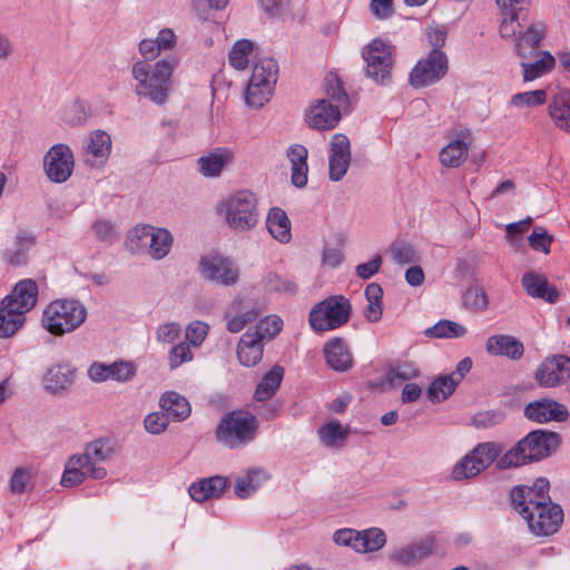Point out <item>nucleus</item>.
I'll list each match as a JSON object with an SVG mask.
<instances>
[{
  "label": "nucleus",
  "mask_w": 570,
  "mask_h": 570,
  "mask_svg": "<svg viewBox=\"0 0 570 570\" xmlns=\"http://www.w3.org/2000/svg\"><path fill=\"white\" fill-rule=\"evenodd\" d=\"M548 491L549 481L543 478L538 479L533 487L517 485L510 491L513 509L537 537L554 534L563 521L561 507L551 501Z\"/></svg>",
  "instance_id": "obj_1"
},
{
  "label": "nucleus",
  "mask_w": 570,
  "mask_h": 570,
  "mask_svg": "<svg viewBox=\"0 0 570 570\" xmlns=\"http://www.w3.org/2000/svg\"><path fill=\"white\" fill-rule=\"evenodd\" d=\"M179 63L176 56H166L154 63L136 61L131 76L136 81L134 91L139 99H146L157 106L167 102L171 90V78Z\"/></svg>",
  "instance_id": "obj_2"
},
{
  "label": "nucleus",
  "mask_w": 570,
  "mask_h": 570,
  "mask_svg": "<svg viewBox=\"0 0 570 570\" xmlns=\"http://www.w3.org/2000/svg\"><path fill=\"white\" fill-rule=\"evenodd\" d=\"M115 452L114 443L108 439H99L86 445L83 453L71 455L65 465L61 485L72 488L81 484L87 478L101 480L107 475L102 463Z\"/></svg>",
  "instance_id": "obj_3"
},
{
  "label": "nucleus",
  "mask_w": 570,
  "mask_h": 570,
  "mask_svg": "<svg viewBox=\"0 0 570 570\" xmlns=\"http://www.w3.org/2000/svg\"><path fill=\"white\" fill-rule=\"evenodd\" d=\"M561 443L560 435L546 430H533L497 461L499 470L519 468L551 455Z\"/></svg>",
  "instance_id": "obj_4"
},
{
  "label": "nucleus",
  "mask_w": 570,
  "mask_h": 570,
  "mask_svg": "<svg viewBox=\"0 0 570 570\" xmlns=\"http://www.w3.org/2000/svg\"><path fill=\"white\" fill-rule=\"evenodd\" d=\"M87 314L86 306L77 299H56L45 308L42 325L50 334L62 336L80 327Z\"/></svg>",
  "instance_id": "obj_5"
},
{
  "label": "nucleus",
  "mask_w": 570,
  "mask_h": 570,
  "mask_svg": "<svg viewBox=\"0 0 570 570\" xmlns=\"http://www.w3.org/2000/svg\"><path fill=\"white\" fill-rule=\"evenodd\" d=\"M227 225L237 232H247L259 220L258 199L247 189L238 190L219 205Z\"/></svg>",
  "instance_id": "obj_6"
},
{
  "label": "nucleus",
  "mask_w": 570,
  "mask_h": 570,
  "mask_svg": "<svg viewBox=\"0 0 570 570\" xmlns=\"http://www.w3.org/2000/svg\"><path fill=\"white\" fill-rule=\"evenodd\" d=\"M258 429L255 415L244 411L226 414L216 428V439L229 449L243 448L254 440Z\"/></svg>",
  "instance_id": "obj_7"
},
{
  "label": "nucleus",
  "mask_w": 570,
  "mask_h": 570,
  "mask_svg": "<svg viewBox=\"0 0 570 570\" xmlns=\"http://www.w3.org/2000/svg\"><path fill=\"white\" fill-rule=\"evenodd\" d=\"M352 305L343 295H333L315 304L308 315L311 327L316 332L336 330L350 320Z\"/></svg>",
  "instance_id": "obj_8"
},
{
  "label": "nucleus",
  "mask_w": 570,
  "mask_h": 570,
  "mask_svg": "<svg viewBox=\"0 0 570 570\" xmlns=\"http://www.w3.org/2000/svg\"><path fill=\"white\" fill-rule=\"evenodd\" d=\"M394 48L380 38L373 39L362 49L365 76L375 83L385 86L392 80Z\"/></svg>",
  "instance_id": "obj_9"
},
{
  "label": "nucleus",
  "mask_w": 570,
  "mask_h": 570,
  "mask_svg": "<svg viewBox=\"0 0 570 570\" xmlns=\"http://www.w3.org/2000/svg\"><path fill=\"white\" fill-rule=\"evenodd\" d=\"M502 450V445L497 442L478 444L453 466L451 473L453 480L462 481L479 475L493 462L497 463Z\"/></svg>",
  "instance_id": "obj_10"
},
{
  "label": "nucleus",
  "mask_w": 570,
  "mask_h": 570,
  "mask_svg": "<svg viewBox=\"0 0 570 570\" xmlns=\"http://www.w3.org/2000/svg\"><path fill=\"white\" fill-rule=\"evenodd\" d=\"M449 70V61L444 51L431 50L419 60L410 72L409 82L415 88H424L439 82Z\"/></svg>",
  "instance_id": "obj_11"
},
{
  "label": "nucleus",
  "mask_w": 570,
  "mask_h": 570,
  "mask_svg": "<svg viewBox=\"0 0 570 570\" xmlns=\"http://www.w3.org/2000/svg\"><path fill=\"white\" fill-rule=\"evenodd\" d=\"M198 272L205 281L226 287L234 286L239 279V271L235 264L220 255L202 256Z\"/></svg>",
  "instance_id": "obj_12"
},
{
  "label": "nucleus",
  "mask_w": 570,
  "mask_h": 570,
  "mask_svg": "<svg viewBox=\"0 0 570 570\" xmlns=\"http://www.w3.org/2000/svg\"><path fill=\"white\" fill-rule=\"evenodd\" d=\"M43 168L48 179L56 184L67 181L75 168V156L66 144H56L49 148L43 159Z\"/></svg>",
  "instance_id": "obj_13"
},
{
  "label": "nucleus",
  "mask_w": 570,
  "mask_h": 570,
  "mask_svg": "<svg viewBox=\"0 0 570 570\" xmlns=\"http://www.w3.org/2000/svg\"><path fill=\"white\" fill-rule=\"evenodd\" d=\"M438 550V540L428 535L419 541L395 549L391 559L402 566L413 567L434 554Z\"/></svg>",
  "instance_id": "obj_14"
},
{
  "label": "nucleus",
  "mask_w": 570,
  "mask_h": 570,
  "mask_svg": "<svg viewBox=\"0 0 570 570\" xmlns=\"http://www.w3.org/2000/svg\"><path fill=\"white\" fill-rule=\"evenodd\" d=\"M570 377V357L563 354L546 357L535 371L541 386L552 387Z\"/></svg>",
  "instance_id": "obj_15"
},
{
  "label": "nucleus",
  "mask_w": 570,
  "mask_h": 570,
  "mask_svg": "<svg viewBox=\"0 0 570 570\" xmlns=\"http://www.w3.org/2000/svg\"><path fill=\"white\" fill-rule=\"evenodd\" d=\"M330 145L328 178L332 181H340L351 165L350 139L343 134H335Z\"/></svg>",
  "instance_id": "obj_16"
},
{
  "label": "nucleus",
  "mask_w": 570,
  "mask_h": 570,
  "mask_svg": "<svg viewBox=\"0 0 570 570\" xmlns=\"http://www.w3.org/2000/svg\"><path fill=\"white\" fill-rule=\"evenodd\" d=\"M523 413L528 420L540 424L551 421L564 422L569 416V412L563 404L547 397L528 403Z\"/></svg>",
  "instance_id": "obj_17"
},
{
  "label": "nucleus",
  "mask_w": 570,
  "mask_h": 570,
  "mask_svg": "<svg viewBox=\"0 0 570 570\" xmlns=\"http://www.w3.org/2000/svg\"><path fill=\"white\" fill-rule=\"evenodd\" d=\"M495 2L502 16L500 36L515 37L520 29V19H524V12L528 11L531 0H495Z\"/></svg>",
  "instance_id": "obj_18"
},
{
  "label": "nucleus",
  "mask_w": 570,
  "mask_h": 570,
  "mask_svg": "<svg viewBox=\"0 0 570 570\" xmlns=\"http://www.w3.org/2000/svg\"><path fill=\"white\" fill-rule=\"evenodd\" d=\"M543 36L544 26L541 22L530 23L525 28L520 22L515 37L509 39L514 41L515 52L521 59H532L537 53L543 52L539 49Z\"/></svg>",
  "instance_id": "obj_19"
},
{
  "label": "nucleus",
  "mask_w": 570,
  "mask_h": 570,
  "mask_svg": "<svg viewBox=\"0 0 570 570\" xmlns=\"http://www.w3.org/2000/svg\"><path fill=\"white\" fill-rule=\"evenodd\" d=\"M2 301L26 316V313L32 309L37 304L38 284L31 278L21 279Z\"/></svg>",
  "instance_id": "obj_20"
},
{
  "label": "nucleus",
  "mask_w": 570,
  "mask_h": 570,
  "mask_svg": "<svg viewBox=\"0 0 570 570\" xmlns=\"http://www.w3.org/2000/svg\"><path fill=\"white\" fill-rule=\"evenodd\" d=\"M35 245L36 236L27 229H19L11 243L3 249L2 259L11 266L27 265L29 252Z\"/></svg>",
  "instance_id": "obj_21"
},
{
  "label": "nucleus",
  "mask_w": 570,
  "mask_h": 570,
  "mask_svg": "<svg viewBox=\"0 0 570 570\" xmlns=\"http://www.w3.org/2000/svg\"><path fill=\"white\" fill-rule=\"evenodd\" d=\"M86 164L90 167L104 166L111 153V138L104 130H94L89 134L85 145Z\"/></svg>",
  "instance_id": "obj_22"
},
{
  "label": "nucleus",
  "mask_w": 570,
  "mask_h": 570,
  "mask_svg": "<svg viewBox=\"0 0 570 570\" xmlns=\"http://www.w3.org/2000/svg\"><path fill=\"white\" fill-rule=\"evenodd\" d=\"M341 114L327 99H318L309 107L306 121L313 129L331 130L340 122Z\"/></svg>",
  "instance_id": "obj_23"
},
{
  "label": "nucleus",
  "mask_w": 570,
  "mask_h": 570,
  "mask_svg": "<svg viewBox=\"0 0 570 570\" xmlns=\"http://www.w3.org/2000/svg\"><path fill=\"white\" fill-rule=\"evenodd\" d=\"M233 158L234 155L228 148H215L197 159L198 171L206 178L219 177Z\"/></svg>",
  "instance_id": "obj_24"
},
{
  "label": "nucleus",
  "mask_w": 570,
  "mask_h": 570,
  "mask_svg": "<svg viewBox=\"0 0 570 570\" xmlns=\"http://www.w3.org/2000/svg\"><path fill=\"white\" fill-rule=\"evenodd\" d=\"M485 350L490 355L505 356L513 361L520 360L524 353L522 342L507 334L490 336L487 340Z\"/></svg>",
  "instance_id": "obj_25"
},
{
  "label": "nucleus",
  "mask_w": 570,
  "mask_h": 570,
  "mask_svg": "<svg viewBox=\"0 0 570 570\" xmlns=\"http://www.w3.org/2000/svg\"><path fill=\"white\" fill-rule=\"evenodd\" d=\"M286 156L291 163V181L296 188H304L307 185L308 150L305 146L295 144L288 147Z\"/></svg>",
  "instance_id": "obj_26"
},
{
  "label": "nucleus",
  "mask_w": 570,
  "mask_h": 570,
  "mask_svg": "<svg viewBox=\"0 0 570 570\" xmlns=\"http://www.w3.org/2000/svg\"><path fill=\"white\" fill-rule=\"evenodd\" d=\"M263 352V341L258 338L257 334H252V328H248L237 345V357L240 364L246 367L255 366L261 362Z\"/></svg>",
  "instance_id": "obj_27"
},
{
  "label": "nucleus",
  "mask_w": 570,
  "mask_h": 570,
  "mask_svg": "<svg viewBox=\"0 0 570 570\" xmlns=\"http://www.w3.org/2000/svg\"><path fill=\"white\" fill-rule=\"evenodd\" d=\"M228 484L227 478L214 475L193 483L188 488V493L194 501L204 502L212 498H219Z\"/></svg>",
  "instance_id": "obj_28"
},
{
  "label": "nucleus",
  "mask_w": 570,
  "mask_h": 570,
  "mask_svg": "<svg viewBox=\"0 0 570 570\" xmlns=\"http://www.w3.org/2000/svg\"><path fill=\"white\" fill-rule=\"evenodd\" d=\"M75 381V371L67 364H53L43 375V387L51 394L68 390Z\"/></svg>",
  "instance_id": "obj_29"
},
{
  "label": "nucleus",
  "mask_w": 570,
  "mask_h": 570,
  "mask_svg": "<svg viewBox=\"0 0 570 570\" xmlns=\"http://www.w3.org/2000/svg\"><path fill=\"white\" fill-rule=\"evenodd\" d=\"M324 354L328 366L338 372H345L353 365V360L346 343L341 337L332 338L324 346Z\"/></svg>",
  "instance_id": "obj_30"
},
{
  "label": "nucleus",
  "mask_w": 570,
  "mask_h": 570,
  "mask_svg": "<svg viewBox=\"0 0 570 570\" xmlns=\"http://www.w3.org/2000/svg\"><path fill=\"white\" fill-rule=\"evenodd\" d=\"M548 112L557 128L570 132V90L556 94L550 99Z\"/></svg>",
  "instance_id": "obj_31"
},
{
  "label": "nucleus",
  "mask_w": 570,
  "mask_h": 570,
  "mask_svg": "<svg viewBox=\"0 0 570 570\" xmlns=\"http://www.w3.org/2000/svg\"><path fill=\"white\" fill-rule=\"evenodd\" d=\"M522 286L528 295L541 298L548 303H554L558 298V291L550 286L547 278L538 273L529 272L522 276Z\"/></svg>",
  "instance_id": "obj_32"
},
{
  "label": "nucleus",
  "mask_w": 570,
  "mask_h": 570,
  "mask_svg": "<svg viewBox=\"0 0 570 570\" xmlns=\"http://www.w3.org/2000/svg\"><path fill=\"white\" fill-rule=\"evenodd\" d=\"M266 227L271 236L277 242L282 244L291 242V220L284 209L279 207L271 208L266 218Z\"/></svg>",
  "instance_id": "obj_33"
},
{
  "label": "nucleus",
  "mask_w": 570,
  "mask_h": 570,
  "mask_svg": "<svg viewBox=\"0 0 570 570\" xmlns=\"http://www.w3.org/2000/svg\"><path fill=\"white\" fill-rule=\"evenodd\" d=\"M554 58L548 51L539 52L532 59H521V67L523 69V81H533L541 77L554 66Z\"/></svg>",
  "instance_id": "obj_34"
},
{
  "label": "nucleus",
  "mask_w": 570,
  "mask_h": 570,
  "mask_svg": "<svg viewBox=\"0 0 570 570\" xmlns=\"http://www.w3.org/2000/svg\"><path fill=\"white\" fill-rule=\"evenodd\" d=\"M469 156V142L462 138L451 140L440 151V163L448 168L460 167Z\"/></svg>",
  "instance_id": "obj_35"
},
{
  "label": "nucleus",
  "mask_w": 570,
  "mask_h": 570,
  "mask_svg": "<svg viewBox=\"0 0 570 570\" xmlns=\"http://www.w3.org/2000/svg\"><path fill=\"white\" fill-rule=\"evenodd\" d=\"M159 405L163 411L174 421H184L190 415V405L186 397L176 392H166L159 401Z\"/></svg>",
  "instance_id": "obj_36"
},
{
  "label": "nucleus",
  "mask_w": 570,
  "mask_h": 570,
  "mask_svg": "<svg viewBox=\"0 0 570 570\" xmlns=\"http://www.w3.org/2000/svg\"><path fill=\"white\" fill-rule=\"evenodd\" d=\"M173 240V236L167 229L153 227V233H149L147 253L156 261L163 259L169 254Z\"/></svg>",
  "instance_id": "obj_37"
},
{
  "label": "nucleus",
  "mask_w": 570,
  "mask_h": 570,
  "mask_svg": "<svg viewBox=\"0 0 570 570\" xmlns=\"http://www.w3.org/2000/svg\"><path fill=\"white\" fill-rule=\"evenodd\" d=\"M324 91L328 102L337 110L346 111L350 106V97L343 88L341 79L335 75H328L324 80Z\"/></svg>",
  "instance_id": "obj_38"
},
{
  "label": "nucleus",
  "mask_w": 570,
  "mask_h": 570,
  "mask_svg": "<svg viewBox=\"0 0 570 570\" xmlns=\"http://www.w3.org/2000/svg\"><path fill=\"white\" fill-rule=\"evenodd\" d=\"M26 316L21 312H17L6 302L0 304V338H7L17 333L24 324Z\"/></svg>",
  "instance_id": "obj_39"
},
{
  "label": "nucleus",
  "mask_w": 570,
  "mask_h": 570,
  "mask_svg": "<svg viewBox=\"0 0 570 570\" xmlns=\"http://www.w3.org/2000/svg\"><path fill=\"white\" fill-rule=\"evenodd\" d=\"M284 376V368L275 365L262 379L255 391V400L264 402L271 399L278 390Z\"/></svg>",
  "instance_id": "obj_40"
},
{
  "label": "nucleus",
  "mask_w": 570,
  "mask_h": 570,
  "mask_svg": "<svg viewBox=\"0 0 570 570\" xmlns=\"http://www.w3.org/2000/svg\"><path fill=\"white\" fill-rule=\"evenodd\" d=\"M265 480H267V474L262 469L249 470L245 475L236 479L235 493L240 499L248 498Z\"/></svg>",
  "instance_id": "obj_41"
},
{
  "label": "nucleus",
  "mask_w": 570,
  "mask_h": 570,
  "mask_svg": "<svg viewBox=\"0 0 570 570\" xmlns=\"http://www.w3.org/2000/svg\"><path fill=\"white\" fill-rule=\"evenodd\" d=\"M278 75L277 61L266 57L254 63L250 81L275 86Z\"/></svg>",
  "instance_id": "obj_42"
},
{
  "label": "nucleus",
  "mask_w": 570,
  "mask_h": 570,
  "mask_svg": "<svg viewBox=\"0 0 570 570\" xmlns=\"http://www.w3.org/2000/svg\"><path fill=\"white\" fill-rule=\"evenodd\" d=\"M318 436L327 448H341L348 436V428L338 421H331L318 429Z\"/></svg>",
  "instance_id": "obj_43"
},
{
  "label": "nucleus",
  "mask_w": 570,
  "mask_h": 570,
  "mask_svg": "<svg viewBox=\"0 0 570 570\" xmlns=\"http://www.w3.org/2000/svg\"><path fill=\"white\" fill-rule=\"evenodd\" d=\"M420 375V370L413 362L397 361L387 367L386 382L394 385L415 379Z\"/></svg>",
  "instance_id": "obj_44"
},
{
  "label": "nucleus",
  "mask_w": 570,
  "mask_h": 570,
  "mask_svg": "<svg viewBox=\"0 0 570 570\" xmlns=\"http://www.w3.org/2000/svg\"><path fill=\"white\" fill-rule=\"evenodd\" d=\"M358 541L356 543V552L367 553L380 550L386 543L384 531L377 528H371L358 531Z\"/></svg>",
  "instance_id": "obj_45"
},
{
  "label": "nucleus",
  "mask_w": 570,
  "mask_h": 570,
  "mask_svg": "<svg viewBox=\"0 0 570 570\" xmlns=\"http://www.w3.org/2000/svg\"><path fill=\"white\" fill-rule=\"evenodd\" d=\"M263 286L269 293L283 294L286 296H294L297 291V284L286 277H282L277 273L268 272L263 278Z\"/></svg>",
  "instance_id": "obj_46"
},
{
  "label": "nucleus",
  "mask_w": 570,
  "mask_h": 570,
  "mask_svg": "<svg viewBox=\"0 0 570 570\" xmlns=\"http://www.w3.org/2000/svg\"><path fill=\"white\" fill-rule=\"evenodd\" d=\"M466 334V328L460 323L441 320L425 330V335L434 338H459Z\"/></svg>",
  "instance_id": "obj_47"
},
{
  "label": "nucleus",
  "mask_w": 570,
  "mask_h": 570,
  "mask_svg": "<svg viewBox=\"0 0 570 570\" xmlns=\"http://www.w3.org/2000/svg\"><path fill=\"white\" fill-rule=\"evenodd\" d=\"M456 387L454 376L441 375L436 377L428 389V397L432 403L446 400Z\"/></svg>",
  "instance_id": "obj_48"
},
{
  "label": "nucleus",
  "mask_w": 570,
  "mask_h": 570,
  "mask_svg": "<svg viewBox=\"0 0 570 570\" xmlns=\"http://www.w3.org/2000/svg\"><path fill=\"white\" fill-rule=\"evenodd\" d=\"M274 86L248 81L245 99L248 106L254 108L263 107L272 97Z\"/></svg>",
  "instance_id": "obj_49"
},
{
  "label": "nucleus",
  "mask_w": 570,
  "mask_h": 570,
  "mask_svg": "<svg viewBox=\"0 0 570 570\" xmlns=\"http://www.w3.org/2000/svg\"><path fill=\"white\" fill-rule=\"evenodd\" d=\"M462 302L466 309L484 312L489 306V298L481 286L472 285L462 295Z\"/></svg>",
  "instance_id": "obj_50"
},
{
  "label": "nucleus",
  "mask_w": 570,
  "mask_h": 570,
  "mask_svg": "<svg viewBox=\"0 0 570 570\" xmlns=\"http://www.w3.org/2000/svg\"><path fill=\"white\" fill-rule=\"evenodd\" d=\"M252 328V334H257L261 341L273 340L283 328V321L277 315H269L262 318Z\"/></svg>",
  "instance_id": "obj_51"
},
{
  "label": "nucleus",
  "mask_w": 570,
  "mask_h": 570,
  "mask_svg": "<svg viewBox=\"0 0 570 570\" xmlns=\"http://www.w3.org/2000/svg\"><path fill=\"white\" fill-rule=\"evenodd\" d=\"M253 51V43L247 39L238 40L229 51V63L237 70H244L248 66V56Z\"/></svg>",
  "instance_id": "obj_52"
},
{
  "label": "nucleus",
  "mask_w": 570,
  "mask_h": 570,
  "mask_svg": "<svg viewBox=\"0 0 570 570\" xmlns=\"http://www.w3.org/2000/svg\"><path fill=\"white\" fill-rule=\"evenodd\" d=\"M547 100V91L543 89L518 92L511 97V105L517 108L541 106Z\"/></svg>",
  "instance_id": "obj_53"
},
{
  "label": "nucleus",
  "mask_w": 570,
  "mask_h": 570,
  "mask_svg": "<svg viewBox=\"0 0 570 570\" xmlns=\"http://www.w3.org/2000/svg\"><path fill=\"white\" fill-rule=\"evenodd\" d=\"M91 230L99 242L112 244L119 238L117 226L105 218L97 219L92 224Z\"/></svg>",
  "instance_id": "obj_54"
},
{
  "label": "nucleus",
  "mask_w": 570,
  "mask_h": 570,
  "mask_svg": "<svg viewBox=\"0 0 570 570\" xmlns=\"http://www.w3.org/2000/svg\"><path fill=\"white\" fill-rule=\"evenodd\" d=\"M149 233H153V226L142 225L134 227L128 234V247L130 252L138 253L147 249Z\"/></svg>",
  "instance_id": "obj_55"
},
{
  "label": "nucleus",
  "mask_w": 570,
  "mask_h": 570,
  "mask_svg": "<svg viewBox=\"0 0 570 570\" xmlns=\"http://www.w3.org/2000/svg\"><path fill=\"white\" fill-rule=\"evenodd\" d=\"M258 2L269 18H286L292 14V0H258Z\"/></svg>",
  "instance_id": "obj_56"
},
{
  "label": "nucleus",
  "mask_w": 570,
  "mask_h": 570,
  "mask_svg": "<svg viewBox=\"0 0 570 570\" xmlns=\"http://www.w3.org/2000/svg\"><path fill=\"white\" fill-rule=\"evenodd\" d=\"M110 380L117 382H128L136 373V368L131 362L116 361L109 364Z\"/></svg>",
  "instance_id": "obj_57"
},
{
  "label": "nucleus",
  "mask_w": 570,
  "mask_h": 570,
  "mask_svg": "<svg viewBox=\"0 0 570 570\" xmlns=\"http://www.w3.org/2000/svg\"><path fill=\"white\" fill-rule=\"evenodd\" d=\"M193 360V353L189 346V343L180 342L176 346H174L168 356V364L170 368H177L181 364L189 362Z\"/></svg>",
  "instance_id": "obj_58"
},
{
  "label": "nucleus",
  "mask_w": 570,
  "mask_h": 570,
  "mask_svg": "<svg viewBox=\"0 0 570 570\" xmlns=\"http://www.w3.org/2000/svg\"><path fill=\"white\" fill-rule=\"evenodd\" d=\"M31 479V471L28 468H17L10 479L9 489L13 494H21L26 492L27 487Z\"/></svg>",
  "instance_id": "obj_59"
},
{
  "label": "nucleus",
  "mask_w": 570,
  "mask_h": 570,
  "mask_svg": "<svg viewBox=\"0 0 570 570\" xmlns=\"http://www.w3.org/2000/svg\"><path fill=\"white\" fill-rule=\"evenodd\" d=\"M169 417L165 411L150 413L144 421L145 429L151 434H160L168 426Z\"/></svg>",
  "instance_id": "obj_60"
},
{
  "label": "nucleus",
  "mask_w": 570,
  "mask_h": 570,
  "mask_svg": "<svg viewBox=\"0 0 570 570\" xmlns=\"http://www.w3.org/2000/svg\"><path fill=\"white\" fill-rule=\"evenodd\" d=\"M209 331L207 323L202 321L191 322L186 328V338L194 346H199L206 338Z\"/></svg>",
  "instance_id": "obj_61"
},
{
  "label": "nucleus",
  "mask_w": 570,
  "mask_h": 570,
  "mask_svg": "<svg viewBox=\"0 0 570 570\" xmlns=\"http://www.w3.org/2000/svg\"><path fill=\"white\" fill-rule=\"evenodd\" d=\"M393 261L400 265L411 264L416 261L415 250L409 244H392Z\"/></svg>",
  "instance_id": "obj_62"
},
{
  "label": "nucleus",
  "mask_w": 570,
  "mask_h": 570,
  "mask_svg": "<svg viewBox=\"0 0 570 570\" xmlns=\"http://www.w3.org/2000/svg\"><path fill=\"white\" fill-rule=\"evenodd\" d=\"M504 419L501 412L495 411H483L479 412L473 416V424L478 429H488L490 426L500 424Z\"/></svg>",
  "instance_id": "obj_63"
},
{
  "label": "nucleus",
  "mask_w": 570,
  "mask_h": 570,
  "mask_svg": "<svg viewBox=\"0 0 570 570\" xmlns=\"http://www.w3.org/2000/svg\"><path fill=\"white\" fill-rule=\"evenodd\" d=\"M552 237L548 235L543 228H534L532 234L529 236V244L535 250H541L546 254L550 252V245Z\"/></svg>",
  "instance_id": "obj_64"
}]
</instances>
